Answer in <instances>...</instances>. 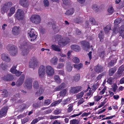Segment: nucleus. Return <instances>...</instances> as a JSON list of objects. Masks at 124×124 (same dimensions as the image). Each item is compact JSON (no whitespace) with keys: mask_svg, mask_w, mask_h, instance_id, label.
Instances as JSON below:
<instances>
[{"mask_svg":"<svg viewBox=\"0 0 124 124\" xmlns=\"http://www.w3.org/2000/svg\"><path fill=\"white\" fill-rule=\"evenodd\" d=\"M19 46L20 49L22 52L21 54L23 56H26L29 53L30 50L28 47L29 42L27 40L23 39L20 41Z\"/></svg>","mask_w":124,"mask_h":124,"instance_id":"f257e3e1","label":"nucleus"},{"mask_svg":"<svg viewBox=\"0 0 124 124\" xmlns=\"http://www.w3.org/2000/svg\"><path fill=\"white\" fill-rule=\"evenodd\" d=\"M70 40V39L68 38H63L61 36L57 35L54 37V41L56 42L57 41L58 44L61 47H63L67 44Z\"/></svg>","mask_w":124,"mask_h":124,"instance_id":"f03ea898","label":"nucleus"},{"mask_svg":"<svg viewBox=\"0 0 124 124\" xmlns=\"http://www.w3.org/2000/svg\"><path fill=\"white\" fill-rule=\"evenodd\" d=\"M6 48L11 55L14 56L17 54V49L14 46L9 44L7 46Z\"/></svg>","mask_w":124,"mask_h":124,"instance_id":"7ed1b4c3","label":"nucleus"},{"mask_svg":"<svg viewBox=\"0 0 124 124\" xmlns=\"http://www.w3.org/2000/svg\"><path fill=\"white\" fill-rule=\"evenodd\" d=\"M30 21L32 23L36 24L39 23L41 21V18L39 16L37 15H33L30 18Z\"/></svg>","mask_w":124,"mask_h":124,"instance_id":"20e7f679","label":"nucleus"},{"mask_svg":"<svg viewBox=\"0 0 124 124\" xmlns=\"http://www.w3.org/2000/svg\"><path fill=\"white\" fill-rule=\"evenodd\" d=\"M15 16L16 18L18 20H22L24 17V12L21 9H18L15 14Z\"/></svg>","mask_w":124,"mask_h":124,"instance_id":"39448f33","label":"nucleus"},{"mask_svg":"<svg viewBox=\"0 0 124 124\" xmlns=\"http://www.w3.org/2000/svg\"><path fill=\"white\" fill-rule=\"evenodd\" d=\"M38 64L37 60L35 57H33L31 59L29 63V67L30 68L34 69L35 67H37Z\"/></svg>","mask_w":124,"mask_h":124,"instance_id":"423d86ee","label":"nucleus"},{"mask_svg":"<svg viewBox=\"0 0 124 124\" xmlns=\"http://www.w3.org/2000/svg\"><path fill=\"white\" fill-rule=\"evenodd\" d=\"M46 72L48 75L52 76L54 74V71L52 67L50 65H47L45 67Z\"/></svg>","mask_w":124,"mask_h":124,"instance_id":"0eeeda50","label":"nucleus"},{"mask_svg":"<svg viewBox=\"0 0 124 124\" xmlns=\"http://www.w3.org/2000/svg\"><path fill=\"white\" fill-rule=\"evenodd\" d=\"M45 67L43 65H41L39 67L38 70L39 76L41 78L44 77L45 73Z\"/></svg>","mask_w":124,"mask_h":124,"instance_id":"6e6552de","label":"nucleus"},{"mask_svg":"<svg viewBox=\"0 0 124 124\" xmlns=\"http://www.w3.org/2000/svg\"><path fill=\"white\" fill-rule=\"evenodd\" d=\"M32 79L31 78H28L25 80L24 84V87L30 89L32 87Z\"/></svg>","mask_w":124,"mask_h":124,"instance_id":"1a4fd4ad","label":"nucleus"},{"mask_svg":"<svg viewBox=\"0 0 124 124\" xmlns=\"http://www.w3.org/2000/svg\"><path fill=\"white\" fill-rule=\"evenodd\" d=\"M121 22V20L119 18L116 19L114 22L115 25L114 28L113 30V33H116L118 32V29L119 28L117 25L118 24Z\"/></svg>","mask_w":124,"mask_h":124,"instance_id":"9d476101","label":"nucleus"},{"mask_svg":"<svg viewBox=\"0 0 124 124\" xmlns=\"http://www.w3.org/2000/svg\"><path fill=\"white\" fill-rule=\"evenodd\" d=\"M28 34L29 36L31 38V41H34L36 38L35 33V30L33 29H31L28 30Z\"/></svg>","mask_w":124,"mask_h":124,"instance_id":"9b49d317","label":"nucleus"},{"mask_svg":"<svg viewBox=\"0 0 124 124\" xmlns=\"http://www.w3.org/2000/svg\"><path fill=\"white\" fill-rule=\"evenodd\" d=\"M124 71V65H122L119 68L117 72L116 73L115 78H117L120 77Z\"/></svg>","mask_w":124,"mask_h":124,"instance_id":"f8f14e48","label":"nucleus"},{"mask_svg":"<svg viewBox=\"0 0 124 124\" xmlns=\"http://www.w3.org/2000/svg\"><path fill=\"white\" fill-rule=\"evenodd\" d=\"M12 5V4L11 2H9L5 3L3 6L1 8V10L4 11L5 12L9 8L11 7Z\"/></svg>","mask_w":124,"mask_h":124,"instance_id":"ddd939ff","label":"nucleus"},{"mask_svg":"<svg viewBox=\"0 0 124 124\" xmlns=\"http://www.w3.org/2000/svg\"><path fill=\"white\" fill-rule=\"evenodd\" d=\"M81 87L80 86L71 87L70 90V92L72 93H76L81 90Z\"/></svg>","mask_w":124,"mask_h":124,"instance_id":"4468645a","label":"nucleus"},{"mask_svg":"<svg viewBox=\"0 0 124 124\" xmlns=\"http://www.w3.org/2000/svg\"><path fill=\"white\" fill-rule=\"evenodd\" d=\"M1 58L3 61L7 62H9L11 59L8 55L5 53H3L1 55Z\"/></svg>","mask_w":124,"mask_h":124,"instance_id":"2eb2a0df","label":"nucleus"},{"mask_svg":"<svg viewBox=\"0 0 124 124\" xmlns=\"http://www.w3.org/2000/svg\"><path fill=\"white\" fill-rule=\"evenodd\" d=\"M103 67L99 64L95 66L94 68V71L98 73L101 72L103 71Z\"/></svg>","mask_w":124,"mask_h":124,"instance_id":"dca6fc26","label":"nucleus"},{"mask_svg":"<svg viewBox=\"0 0 124 124\" xmlns=\"http://www.w3.org/2000/svg\"><path fill=\"white\" fill-rule=\"evenodd\" d=\"M20 30L19 27L15 26L12 28V33L15 35H18L20 33Z\"/></svg>","mask_w":124,"mask_h":124,"instance_id":"f3484780","label":"nucleus"},{"mask_svg":"<svg viewBox=\"0 0 124 124\" xmlns=\"http://www.w3.org/2000/svg\"><path fill=\"white\" fill-rule=\"evenodd\" d=\"M8 109L6 107H4L2 108L0 111V118L5 116Z\"/></svg>","mask_w":124,"mask_h":124,"instance_id":"a211bd4d","label":"nucleus"},{"mask_svg":"<svg viewBox=\"0 0 124 124\" xmlns=\"http://www.w3.org/2000/svg\"><path fill=\"white\" fill-rule=\"evenodd\" d=\"M25 78V75H22L20 77L16 83V85L17 86H20L23 83Z\"/></svg>","mask_w":124,"mask_h":124,"instance_id":"6ab92c4d","label":"nucleus"},{"mask_svg":"<svg viewBox=\"0 0 124 124\" xmlns=\"http://www.w3.org/2000/svg\"><path fill=\"white\" fill-rule=\"evenodd\" d=\"M81 45L83 47H85L84 50L86 51L89 48L90 46L89 43L86 41H83L81 43Z\"/></svg>","mask_w":124,"mask_h":124,"instance_id":"aec40b11","label":"nucleus"},{"mask_svg":"<svg viewBox=\"0 0 124 124\" xmlns=\"http://www.w3.org/2000/svg\"><path fill=\"white\" fill-rule=\"evenodd\" d=\"M20 4L24 7H27L29 5V3L27 0H20Z\"/></svg>","mask_w":124,"mask_h":124,"instance_id":"412c9836","label":"nucleus"},{"mask_svg":"<svg viewBox=\"0 0 124 124\" xmlns=\"http://www.w3.org/2000/svg\"><path fill=\"white\" fill-rule=\"evenodd\" d=\"M14 78L11 75L8 74L3 78V79L6 81H11Z\"/></svg>","mask_w":124,"mask_h":124,"instance_id":"4be33fe9","label":"nucleus"},{"mask_svg":"<svg viewBox=\"0 0 124 124\" xmlns=\"http://www.w3.org/2000/svg\"><path fill=\"white\" fill-rule=\"evenodd\" d=\"M65 87V84L64 83H62L58 87H55L54 89V91H58L61 90Z\"/></svg>","mask_w":124,"mask_h":124,"instance_id":"5701e85b","label":"nucleus"},{"mask_svg":"<svg viewBox=\"0 0 124 124\" xmlns=\"http://www.w3.org/2000/svg\"><path fill=\"white\" fill-rule=\"evenodd\" d=\"M66 66L67 71L68 72H70L72 69V65L69 62H67Z\"/></svg>","mask_w":124,"mask_h":124,"instance_id":"b1692460","label":"nucleus"},{"mask_svg":"<svg viewBox=\"0 0 124 124\" xmlns=\"http://www.w3.org/2000/svg\"><path fill=\"white\" fill-rule=\"evenodd\" d=\"M58 60L56 56H54L50 60V62L52 65H55L57 64Z\"/></svg>","mask_w":124,"mask_h":124,"instance_id":"393cba45","label":"nucleus"},{"mask_svg":"<svg viewBox=\"0 0 124 124\" xmlns=\"http://www.w3.org/2000/svg\"><path fill=\"white\" fill-rule=\"evenodd\" d=\"M51 47L52 49L55 51L60 52L61 51V49L58 45L53 44L51 46Z\"/></svg>","mask_w":124,"mask_h":124,"instance_id":"a878e982","label":"nucleus"},{"mask_svg":"<svg viewBox=\"0 0 124 124\" xmlns=\"http://www.w3.org/2000/svg\"><path fill=\"white\" fill-rule=\"evenodd\" d=\"M71 49L77 52L80 49V47L78 45H73L70 46Z\"/></svg>","mask_w":124,"mask_h":124,"instance_id":"bb28decb","label":"nucleus"},{"mask_svg":"<svg viewBox=\"0 0 124 124\" xmlns=\"http://www.w3.org/2000/svg\"><path fill=\"white\" fill-rule=\"evenodd\" d=\"M74 10L73 8H70L69 10H67L65 14L67 15H72L74 13Z\"/></svg>","mask_w":124,"mask_h":124,"instance_id":"cd10ccee","label":"nucleus"},{"mask_svg":"<svg viewBox=\"0 0 124 124\" xmlns=\"http://www.w3.org/2000/svg\"><path fill=\"white\" fill-rule=\"evenodd\" d=\"M103 97L102 95L99 96L97 95L96 96H94L93 97V99L94 102H97L100 100Z\"/></svg>","mask_w":124,"mask_h":124,"instance_id":"c85d7f7f","label":"nucleus"},{"mask_svg":"<svg viewBox=\"0 0 124 124\" xmlns=\"http://www.w3.org/2000/svg\"><path fill=\"white\" fill-rule=\"evenodd\" d=\"M62 101V99L59 100L58 101H56L52 103L51 106L52 107L58 105Z\"/></svg>","mask_w":124,"mask_h":124,"instance_id":"c756f323","label":"nucleus"},{"mask_svg":"<svg viewBox=\"0 0 124 124\" xmlns=\"http://www.w3.org/2000/svg\"><path fill=\"white\" fill-rule=\"evenodd\" d=\"M116 69L115 68H113L111 69L109 71V75L110 76H112L113 74L116 71Z\"/></svg>","mask_w":124,"mask_h":124,"instance_id":"7c9ffc66","label":"nucleus"},{"mask_svg":"<svg viewBox=\"0 0 124 124\" xmlns=\"http://www.w3.org/2000/svg\"><path fill=\"white\" fill-rule=\"evenodd\" d=\"M67 92V90L65 89H64L60 91V96L62 97H64Z\"/></svg>","mask_w":124,"mask_h":124,"instance_id":"2f4dec72","label":"nucleus"},{"mask_svg":"<svg viewBox=\"0 0 124 124\" xmlns=\"http://www.w3.org/2000/svg\"><path fill=\"white\" fill-rule=\"evenodd\" d=\"M73 103L70 104L68 106L69 108L67 109V111L68 112H71L73 109Z\"/></svg>","mask_w":124,"mask_h":124,"instance_id":"473e14b6","label":"nucleus"},{"mask_svg":"<svg viewBox=\"0 0 124 124\" xmlns=\"http://www.w3.org/2000/svg\"><path fill=\"white\" fill-rule=\"evenodd\" d=\"M83 66L82 64L80 63L79 64H74V67L77 70H79L82 68Z\"/></svg>","mask_w":124,"mask_h":124,"instance_id":"72a5a7b5","label":"nucleus"},{"mask_svg":"<svg viewBox=\"0 0 124 124\" xmlns=\"http://www.w3.org/2000/svg\"><path fill=\"white\" fill-rule=\"evenodd\" d=\"M33 86L34 89H37L39 86L38 83L37 81H35L33 83Z\"/></svg>","mask_w":124,"mask_h":124,"instance_id":"f704fd0d","label":"nucleus"},{"mask_svg":"<svg viewBox=\"0 0 124 124\" xmlns=\"http://www.w3.org/2000/svg\"><path fill=\"white\" fill-rule=\"evenodd\" d=\"M79 121L78 120L74 119L70 121V124H79Z\"/></svg>","mask_w":124,"mask_h":124,"instance_id":"c9c22d12","label":"nucleus"},{"mask_svg":"<svg viewBox=\"0 0 124 124\" xmlns=\"http://www.w3.org/2000/svg\"><path fill=\"white\" fill-rule=\"evenodd\" d=\"M17 65L16 66L14 65L10 69V71L11 73L13 74L15 73L17 70H16V68L17 67Z\"/></svg>","mask_w":124,"mask_h":124,"instance_id":"e433bc0d","label":"nucleus"},{"mask_svg":"<svg viewBox=\"0 0 124 124\" xmlns=\"http://www.w3.org/2000/svg\"><path fill=\"white\" fill-rule=\"evenodd\" d=\"M54 77L55 80L57 83H61V79H60L58 76L57 75H55Z\"/></svg>","mask_w":124,"mask_h":124,"instance_id":"4c0bfd02","label":"nucleus"},{"mask_svg":"<svg viewBox=\"0 0 124 124\" xmlns=\"http://www.w3.org/2000/svg\"><path fill=\"white\" fill-rule=\"evenodd\" d=\"M42 119V117H39L37 118H36L32 121L31 123V124H35L37 123L39 121Z\"/></svg>","mask_w":124,"mask_h":124,"instance_id":"58836bf2","label":"nucleus"},{"mask_svg":"<svg viewBox=\"0 0 124 124\" xmlns=\"http://www.w3.org/2000/svg\"><path fill=\"white\" fill-rule=\"evenodd\" d=\"M70 99L69 98H68L63 100L62 101V104L64 105L68 104L70 102Z\"/></svg>","mask_w":124,"mask_h":124,"instance_id":"ea45409f","label":"nucleus"},{"mask_svg":"<svg viewBox=\"0 0 124 124\" xmlns=\"http://www.w3.org/2000/svg\"><path fill=\"white\" fill-rule=\"evenodd\" d=\"M2 96L4 97H7L8 95V93L7 91L6 90H4L2 91Z\"/></svg>","mask_w":124,"mask_h":124,"instance_id":"a19ab883","label":"nucleus"},{"mask_svg":"<svg viewBox=\"0 0 124 124\" xmlns=\"http://www.w3.org/2000/svg\"><path fill=\"white\" fill-rule=\"evenodd\" d=\"M114 81V78H113L110 77L107 80V82L110 85H112Z\"/></svg>","mask_w":124,"mask_h":124,"instance_id":"79ce46f5","label":"nucleus"},{"mask_svg":"<svg viewBox=\"0 0 124 124\" xmlns=\"http://www.w3.org/2000/svg\"><path fill=\"white\" fill-rule=\"evenodd\" d=\"M80 79V75L78 74L74 76L73 77V80L76 82L78 81Z\"/></svg>","mask_w":124,"mask_h":124,"instance_id":"37998d69","label":"nucleus"},{"mask_svg":"<svg viewBox=\"0 0 124 124\" xmlns=\"http://www.w3.org/2000/svg\"><path fill=\"white\" fill-rule=\"evenodd\" d=\"M84 94V92L82 91L77 94L76 96L77 98V99H79L82 97Z\"/></svg>","mask_w":124,"mask_h":124,"instance_id":"c03bdc74","label":"nucleus"},{"mask_svg":"<svg viewBox=\"0 0 124 124\" xmlns=\"http://www.w3.org/2000/svg\"><path fill=\"white\" fill-rule=\"evenodd\" d=\"M111 29L110 26V25H108L106 26L104 29V31L106 33H107L109 32V31Z\"/></svg>","mask_w":124,"mask_h":124,"instance_id":"a18cd8bd","label":"nucleus"},{"mask_svg":"<svg viewBox=\"0 0 124 124\" xmlns=\"http://www.w3.org/2000/svg\"><path fill=\"white\" fill-rule=\"evenodd\" d=\"M64 66V64L63 63H60L57 65V68L58 69H61L63 68Z\"/></svg>","mask_w":124,"mask_h":124,"instance_id":"49530a36","label":"nucleus"},{"mask_svg":"<svg viewBox=\"0 0 124 124\" xmlns=\"http://www.w3.org/2000/svg\"><path fill=\"white\" fill-rule=\"evenodd\" d=\"M73 62L75 63H78L80 62L79 59L76 57H74L72 59Z\"/></svg>","mask_w":124,"mask_h":124,"instance_id":"de8ad7c7","label":"nucleus"},{"mask_svg":"<svg viewBox=\"0 0 124 124\" xmlns=\"http://www.w3.org/2000/svg\"><path fill=\"white\" fill-rule=\"evenodd\" d=\"M63 3L66 5H69L71 2L70 0H63Z\"/></svg>","mask_w":124,"mask_h":124,"instance_id":"09e8293b","label":"nucleus"},{"mask_svg":"<svg viewBox=\"0 0 124 124\" xmlns=\"http://www.w3.org/2000/svg\"><path fill=\"white\" fill-rule=\"evenodd\" d=\"M108 11L109 15L112 14L113 12V9L112 7L110 6L108 9Z\"/></svg>","mask_w":124,"mask_h":124,"instance_id":"8fccbe9b","label":"nucleus"},{"mask_svg":"<svg viewBox=\"0 0 124 124\" xmlns=\"http://www.w3.org/2000/svg\"><path fill=\"white\" fill-rule=\"evenodd\" d=\"M117 59V58H115V60H114L113 61H111L110 62L108 63V65L111 66H113L114 64L116 62V61Z\"/></svg>","mask_w":124,"mask_h":124,"instance_id":"3c124183","label":"nucleus"},{"mask_svg":"<svg viewBox=\"0 0 124 124\" xmlns=\"http://www.w3.org/2000/svg\"><path fill=\"white\" fill-rule=\"evenodd\" d=\"M61 112V110L60 109H57L54 111L53 113L55 115H58Z\"/></svg>","mask_w":124,"mask_h":124,"instance_id":"603ef678","label":"nucleus"},{"mask_svg":"<svg viewBox=\"0 0 124 124\" xmlns=\"http://www.w3.org/2000/svg\"><path fill=\"white\" fill-rule=\"evenodd\" d=\"M0 67L3 70H5L8 67L7 65L4 63H2L0 65Z\"/></svg>","mask_w":124,"mask_h":124,"instance_id":"864d4df0","label":"nucleus"},{"mask_svg":"<svg viewBox=\"0 0 124 124\" xmlns=\"http://www.w3.org/2000/svg\"><path fill=\"white\" fill-rule=\"evenodd\" d=\"M106 89V87H104L102 89L101 91L99 92V94L101 95H102L105 93Z\"/></svg>","mask_w":124,"mask_h":124,"instance_id":"5fc2aeb1","label":"nucleus"},{"mask_svg":"<svg viewBox=\"0 0 124 124\" xmlns=\"http://www.w3.org/2000/svg\"><path fill=\"white\" fill-rule=\"evenodd\" d=\"M80 17H78L74 19V21L76 23H79L80 22Z\"/></svg>","mask_w":124,"mask_h":124,"instance_id":"6e6d98bb","label":"nucleus"},{"mask_svg":"<svg viewBox=\"0 0 124 124\" xmlns=\"http://www.w3.org/2000/svg\"><path fill=\"white\" fill-rule=\"evenodd\" d=\"M60 116H53L51 115L49 117V118L51 119H57L58 118H60Z\"/></svg>","mask_w":124,"mask_h":124,"instance_id":"4d7b16f0","label":"nucleus"},{"mask_svg":"<svg viewBox=\"0 0 124 124\" xmlns=\"http://www.w3.org/2000/svg\"><path fill=\"white\" fill-rule=\"evenodd\" d=\"M99 37L100 39V41H101V40L103 39V35L102 32V31H101L99 34Z\"/></svg>","mask_w":124,"mask_h":124,"instance_id":"13d9d810","label":"nucleus"},{"mask_svg":"<svg viewBox=\"0 0 124 124\" xmlns=\"http://www.w3.org/2000/svg\"><path fill=\"white\" fill-rule=\"evenodd\" d=\"M124 31V25L122 26L120 28L119 32L121 35V33H122Z\"/></svg>","mask_w":124,"mask_h":124,"instance_id":"bf43d9fd","label":"nucleus"},{"mask_svg":"<svg viewBox=\"0 0 124 124\" xmlns=\"http://www.w3.org/2000/svg\"><path fill=\"white\" fill-rule=\"evenodd\" d=\"M89 21L91 22V23L93 25L95 24V22L94 19L92 17H91L90 18Z\"/></svg>","mask_w":124,"mask_h":124,"instance_id":"052dcab7","label":"nucleus"},{"mask_svg":"<svg viewBox=\"0 0 124 124\" xmlns=\"http://www.w3.org/2000/svg\"><path fill=\"white\" fill-rule=\"evenodd\" d=\"M85 101L84 99L82 98L80 99L78 102V105H81Z\"/></svg>","mask_w":124,"mask_h":124,"instance_id":"680f3d73","label":"nucleus"},{"mask_svg":"<svg viewBox=\"0 0 124 124\" xmlns=\"http://www.w3.org/2000/svg\"><path fill=\"white\" fill-rule=\"evenodd\" d=\"M15 11V6L12 7L10 9V12L14 13Z\"/></svg>","mask_w":124,"mask_h":124,"instance_id":"e2e57ef3","label":"nucleus"},{"mask_svg":"<svg viewBox=\"0 0 124 124\" xmlns=\"http://www.w3.org/2000/svg\"><path fill=\"white\" fill-rule=\"evenodd\" d=\"M44 3L45 6L46 7H48L49 5V3L48 1L47 0H44Z\"/></svg>","mask_w":124,"mask_h":124,"instance_id":"0e129e2a","label":"nucleus"},{"mask_svg":"<svg viewBox=\"0 0 124 124\" xmlns=\"http://www.w3.org/2000/svg\"><path fill=\"white\" fill-rule=\"evenodd\" d=\"M93 9L95 11H97L98 10V8L97 7V5H94L93 6Z\"/></svg>","mask_w":124,"mask_h":124,"instance_id":"69168bd1","label":"nucleus"},{"mask_svg":"<svg viewBox=\"0 0 124 124\" xmlns=\"http://www.w3.org/2000/svg\"><path fill=\"white\" fill-rule=\"evenodd\" d=\"M51 103L50 100L49 99H47L45 100V104L46 105H48Z\"/></svg>","mask_w":124,"mask_h":124,"instance_id":"338daca9","label":"nucleus"},{"mask_svg":"<svg viewBox=\"0 0 124 124\" xmlns=\"http://www.w3.org/2000/svg\"><path fill=\"white\" fill-rule=\"evenodd\" d=\"M58 74L60 75H62L63 76H65V74L64 71L62 70H59L58 71Z\"/></svg>","mask_w":124,"mask_h":124,"instance_id":"774afa93","label":"nucleus"}]
</instances>
